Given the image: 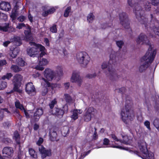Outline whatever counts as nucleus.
<instances>
[{
    "instance_id": "obj_1",
    "label": "nucleus",
    "mask_w": 159,
    "mask_h": 159,
    "mask_svg": "<svg viewBox=\"0 0 159 159\" xmlns=\"http://www.w3.org/2000/svg\"><path fill=\"white\" fill-rule=\"evenodd\" d=\"M156 53V50H152L151 48H150L145 56L141 59V61L144 64L141 65L139 67V70L140 72H142L148 67L149 64L153 61Z\"/></svg>"
},
{
    "instance_id": "obj_2",
    "label": "nucleus",
    "mask_w": 159,
    "mask_h": 159,
    "mask_svg": "<svg viewBox=\"0 0 159 159\" xmlns=\"http://www.w3.org/2000/svg\"><path fill=\"white\" fill-rule=\"evenodd\" d=\"M132 104V101L126 100L125 107L121 111V115L122 120L126 123L127 120H131L134 118V111L131 109Z\"/></svg>"
},
{
    "instance_id": "obj_3",
    "label": "nucleus",
    "mask_w": 159,
    "mask_h": 159,
    "mask_svg": "<svg viewBox=\"0 0 159 159\" xmlns=\"http://www.w3.org/2000/svg\"><path fill=\"white\" fill-rule=\"evenodd\" d=\"M119 55V52L111 54L110 56L108 66L107 62H104L102 64V68L103 69L108 66V71L110 74L115 72V70L113 68V66H114L118 60L119 57L120 56Z\"/></svg>"
},
{
    "instance_id": "obj_4",
    "label": "nucleus",
    "mask_w": 159,
    "mask_h": 159,
    "mask_svg": "<svg viewBox=\"0 0 159 159\" xmlns=\"http://www.w3.org/2000/svg\"><path fill=\"white\" fill-rule=\"evenodd\" d=\"M31 46H33L34 47L31 48H28L27 49V53L30 56H33L39 53V51L41 52L40 57H41L46 54V50L44 47L39 44H37L33 42H30Z\"/></svg>"
},
{
    "instance_id": "obj_5",
    "label": "nucleus",
    "mask_w": 159,
    "mask_h": 159,
    "mask_svg": "<svg viewBox=\"0 0 159 159\" xmlns=\"http://www.w3.org/2000/svg\"><path fill=\"white\" fill-rule=\"evenodd\" d=\"M76 59L81 66L83 68L87 67L91 60L89 56L85 52L78 53L76 54Z\"/></svg>"
},
{
    "instance_id": "obj_6",
    "label": "nucleus",
    "mask_w": 159,
    "mask_h": 159,
    "mask_svg": "<svg viewBox=\"0 0 159 159\" xmlns=\"http://www.w3.org/2000/svg\"><path fill=\"white\" fill-rule=\"evenodd\" d=\"M16 28L19 29L23 28L25 29L24 34L25 35L24 38L25 39H26L27 41H33L34 40V38L31 33L30 28L29 25H26L23 23H20L18 24L17 25Z\"/></svg>"
},
{
    "instance_id": "obj_7",
    "label": "nucleus",
    "mask_w": 159,
    "mask_h": 159,
    "mask_svg": "<svg viewBox=\"0 0 159 159\" xmlns=\"http://www.w3.org/2000/svg\"><path fill=\"white\" fill-rule=\"evenodd\" d=\"M44 75L45 78H43L42 82V85H43L45 88V91L42 93L43 95H45L48 92L47 87L50 86L49 82L50 79V70L49 69H47L44 71Z\"/></svg>"
},
{
    "instance_id": "obj_8",
    "label": "nucleus",
    "mask_w": 159,
    "mask_h": 159,
    "mask_svg": "<svg viewBox=\"0 0 159 159\" xmlns=\"http://www.w3.org/2000/svg\"><path fill=\"white\" fill-rule=\"evenodd\" d=\"M22 79V77L19 74H16L14 76L13 82L14 86L13 89L15 91L19 93L21 92L22 90L20 89L19 88L20 86L21 82Z\"/></svg>"
},
{
    "instance_id": "obj_9",
    "label": "nucleus",
    "mask_w": 159,
    "mask_h": 159,
    "mask_svg": "<svg viewBox=\"0 0 159 159\" xmlns=\"http://www.w3.org/2000/svg\"><path fill=\"white\" fill-rule=\"evenodd\" d=\"M136 42L137 43L139 44H145L148 45L149 47L148 51L149 49L151 47V50H156V49H153L154 46L150 44L147 36L144 34H140L138 38L136 39Z\"/></svg>"
},
{
    "instance_id": "obj_10",
    "label": "nucleus",
    "mask_w": 159,
    "mask_h": 159,
    "mask_svg": "<svg viewBox=\"0 0 159 159\" xmlns=\"http://www.w3.org/2000/svg\"><path fill=\"white\" fill-rule=\"evenodd\" d=\"M64 110L60 108L55 107L52 110H50V114L55 116L59 118L62 117L65 111H67L68 110V107L65 105L63 107Z\"/></svg>"
},
{
    "instance_id": "obj_11",
    "label": "nucleus",
    "mask_w": 159,
    "mask_h": 159,
    "mask_svg": "<svg viewBox=\"0 0 159 159\" xmlns=\"http://www.w3.org/2000/svg\"><path fill=\"white\" fill-rule=\"evenodd\" d=\"M70 81L72 83H77L79 86H80L82 82V78L80 76L79 71H73L70 78Z\"/></svg>"
},
{
    "instance_id": "obj_12",
    "label": "nucleus",
    "mask_w": 159,
    "mask_h": 159,
    "mask_svg": "<svg viewBox=\"0 0 159 159\" xmlns=\"http://www.w3.org/2000/svg\"><path fill=\"white\" fill-rule=\"evenodd\" d=\"M56 73L52 70H50V80H55L57 78L56 80L58 81L59 78L58 77L62 76L63 75L62 67L61 66H57L56 68Z\"/></svg>"
},
{
    "instance_id": "obj_13",
    "label": "nucleus",
    "mask_w": 159,
    "mask_h": 159,
    "mask_svg": "<svg viewBox=\"0 0 159 159\" xmlns=\"http://www.w3.org/2000/svg\"><path fill=\"white\" fill-rule=\"evenodd\" d=\"M119 18L121 24L125 28L128 29L129 27V21L127 15L125 12L120 14Z\"/></svg>"
},
{
    "instance_id": "obj_14",
    "label": "nucleus",
    "mask_w": 159,
    "mask_h": 159,
    "mask_svg": "<svg viewBox=\"0 0 159 159\" xmlns=\"http://www.w3.org/2000/svg\"><path fill=\"white\" fill-rule=\"evenodd\" d=\"M15 104L16 108H18L22 111H24L27 118H28L32 116L33 113L31 112V111H27L23 105L20 104L19 101L16 100L15 102Z\"/></svg>"
},
{
    "instance_id": "obj_15",
    "label": "nucleus",
    "mask_w": 159,
    "mask_h": 159,
    "mask_svg": "<svg viewBox=\"0 0 159 159\" xmlns=\"http://www.w3.org/2000/svg\"><path fill=\"white\" fill-rule=\"evenodd\" d=\"M20 1V0H13V3L15 4V6L12 9L10 15L12 21L16 19V16L18 15V10L19 9V7L17 4Z\"/></svg>"
},
{
    "instance_id": "obj_16",
    "label": "nucleus",
    "mask_w": 159,
    "mask_h": 159,
    "mask_svg": "<svg viewBox=\"0 0 159 159\" xmlns=\"http://www.w3.org/2000/svg\"><path fill=\"white\" fill-rule=\"evenodd\" d=\"M25 90L30 95H33L35 94V89L32 82L28 83L26 84Z\"/></svg>"
},
{
    "instance_id": "obj_17",
    "label": "nucleus",
    "mask_w": 159,
    "mask_h": 159,
    "mask_svg": "<svg viewBox=\"0 0 159 159\" xmlns=\"http://www.w3.org/2000/svg\"><path fill=\"white\" fill-rule=\"evenodd\" d=\"M138 147L140 151L143 154L146 156V152H148L147 145L146 143L143 140H141L138 142Z\"/></svg>"
},
{
    "instance_id": "obj_18",
    "label": "nucleus",
    "mask_w": 159,
    "mask_h": 159,
    "mask_svg": "<svg viewBox=\"0 0 159 159\" xmlns=\"http://www.w3.org/2000/svg\"><path fill=\"white\" fill-rule=\"evenodd\" d=\"M14 150L12 148L10 147H5L2 150V154L5 157L10 158L13 155Z\"/></svg>"
},
{
    "instance_id": "obj_19",
    "label": "nucleus",
    "mask_w": 159,
    "mask_h": 159,
    "mask_svg": "<svg viewBox=\"0 0 159 159\" xmlns=\"http://www.w3.org/2000/svg\"><path fill=\"white\" fill-rule=\"evenodd\" d=\"M83 112L82 110L81 109H74L71 111L72 115L70 116V118L72 120H75L78 118V115L81 114Z\"/></svg>"
},
{
    "instance_id": "obj_20",
    "label": "nucleus",
    "mask_w": 159,
    "mask_h": 159,
    "mask_svg": "<svg viewBox=\"0 0 159 159\" xmlns=\"http://www.w3.org/2000/svg\"><path fill=\"white\" fill-rule=\"evenodd\" d=\"M19 49L17 48L12 47L9 52L10 56L13 58H15L19 52Z\"/></svg>"
},
{
    "instance_id": "obj_21",
    "label": "nucleus",
    "mask_w": 159,
    "mask_h": 159,
    "mask_svg": "<svg viewBox=\"0 0 159 159\" xmlns=\"http://www.w3.org/2000/svg\"><path fill=\"white\" fill-rule=\"evenodd\" d=\"M0 8L2 10L8 11L11 9V6L9 3L2 2L0 4Z\"/></svg>"
},
{
    "instance_id": "obj_22",
    "label": "nucleus",
    "mask_w": 159,
    "mask_h": 159,
    "mask_svg": "<svg viewBox=\"0 0 159 159\" xmlns=\"http://www.w3.org/2000/svg\"><path fill=\"white\" fill-rule=\"evenodd\" d=\"M39 150L41 154L42 157L43 158H45L48 155V152L45 149L43 146H39Z\"/></svg>"
},
{
    "instance_id": "obj_23",
    "label": "nucleus",
    "mask_w": 159,
    "mask_h": 159,
    "mask_svg": "<svg viewBox=\"0 0 159 159\" xmlns=\"http://www.w3.org/2000/svg\"><path fill=\"white\" fill-rule=\"evenodd\" d=\"M43 111L41 108H38L34 114V117L35 121H37L40 117L43 114Z\"/></svg>"
},
{
    "instance_id": "obj_24",
    "label": "nucleus",
    "mask_w": 159,
    "mask_h": 159,
    "mask_svg": "<svg viewBox=\"0 0 159 159\" xmlns=\"http://www.w3.org/2000/svg\"><path fill=\"white\" fill-rule=\"evenodd\" d=\"M9 25V24L8 23H0V30L4 32L7 31Z\"/></svg>"
},
{
    "instance_id": "obj_25",
    "label": "nucleus",
    "mask_w": 159,
    "mask_h": 159,
    "mask_svg": "<svg viewBox=\"0 0 159 159\" xmlns=\"http://www.w3.org/2000/svg\"><path fill=\"white\" fill-rule=\"evenodd\" d=\"M13 139H14L17 144L20 143V137L18 132L16 131L14 133Z\"/></svg>"
},
{
    "instance_id": "obj_26",
    "label": "nucleus",
    "mask_w": 159,
    "mask_h": 159,
    "mask_svg": "<svg viewBox=\"0 0 159 159\" xmlns=\"http://www.w3.org/2000/svg\"><path fill=\"white\" fill-rule=\"evenodd\" d=\"M16 63L21 67H24L27 65V63L22 58L20 57L16 59Z\"/></svg>"
},
{
    "instance_id": "obj_27",
    "label": "nucleus",
    "mask_w": 159,
    "mask_h": 159,
    "mask_svg": "<svg viewBox=\"0 0 159 159\" xmlns=\"http://www.w3.org/2000/svg\"><path fill=\"white\" fill-rule=\"evenodd\" d=\"M89 130L90 133L93 134V139L96 140L98 138V135L96 132V129L95 127H91L90 128Z\"/></svg>"
},
{
    "instance_id": "obj_28",
    "label": "nucleus",
    "mask_w": 159,
    "mask_h": 159,
    "mask_svg": "<svg viewBox=\"0 0 159 159\" xmlns=\"http://www.w3.org/2000/svg\"><path fill=\"white\" fill-rule=\"evenodd\" d=\"M6 112L7 114H10V112L7 109L4 108L1 109L0 110V121L2 120L4 116V113Z\"/></svg>"
},
{
    "instance_id": "obj_29",
    "label": "nucleus",
    "mask_w": 159,
    "mask_h": 159,
    "mask_svg": "<svg viewBox=\"0 0 159 159\" xmlns=\"http://www.w3.org/2000/svg\"><path fill=\"white\" fill-rule=\"evenodd\" d=\"M61 133L63 136H66L69 133V128L67 126L64 127L61 130Z\"/></svg>"
},
{
    "instance_id": "obj_30",
    "label": "nucleus",
    "mask_w": 159,
    "mask_h": 159,
    "mask_svg": "<svg viewBox=\"0 0 159 159\" xmlns=\"http://www.w3.org/2000/svg\"><path fill=\"white\" fill-rule=\"evenodd\" d=\"M11 69L15 72H19L22 70V69L16 65H12Z\"/></svg>"
},
{
    "instance_id": "obj_31",
    "label": "nucleus",
    "mask_w": 159,
    "mask_h": 159,
    "mask_svg": "<svg viewBox=\"0 0 159 159\" xmlns=\"http://www.w3.org/2000/svg\"><path fill=\"white\" fill-rule=\"evenodd\" d=\"M95 111V110L93 107H90L86 109L85 112L93 116L94 114Z\"/></svg>"
},
{
    "instance_id": "obj_32",
    "label": "nucleus",
    "mask_w": 159,
    "mask_h": 159,
    "mask_svg": "<svg viewBox=\"0 0 159 159\" xmlns=\"http://www.w3.org/2000/svg\"><path fill=\"white\" fill-rule=\"evenodd\" d=\"M11 41L16 43V45L17 46L20 45L21 44V40L18 37H14L13 39H11Z\"/></svg>"
},
{
    "instance_id": "obj_33",
    "label": "nucleus",
    "mask_w": 159,
    "mask_h": 159,
    "mask_svg": "<svg viewBox=\"0 0 159 159\" xmlns=\"http://www.w3.org/2000/svg\"><path fill=\"white\" fill-rule=\"evenodd\" d=\"M7 87V83L2 79H0V90H3Z\"/></svg>"
},
{
    "instance_id": "obj_34",
    "label": "nucleus",
    "mask_w": 159,
    "mask_h": 159,
    "mask_svg": "<svg viewBox=\"0 0 159 159\" xmlns=\"http://www.w3.org/2000/svg\"><path fill=\"white\" fill-rule=\"evenodd\" d=\"M146 156H145L144 154H143V156L146 159H154V154L152 152H149L148 151L147 152H146Z\"/></svg>"
},
{
    "instance_id": "obj_35",
    "label": "nucleus",
    "mask_w": 159,
    "mask_h": 159,
    "mask_svg": "<svg viewBox=\"0 0 159 159\" xmlns=\"http://www.w3.org/2000/svg\"><path fill=\"white\" fill-rule=\"evenodd\" d=\"M95 16L92 13H89L87 16V20L89 23H92L94 20Z\"/></svg>"
},
{
    "instance_id": "obj_36",
    "label": "nucleus",
    "mask_w": 159,
    "mask_h": 159,
    "mask_svg": "<svg viewBox=\"0 0 159 159\" xmlns=\"http://www.w3.org/2000/svg\"><path fill=\"white\" fill-rule=\"evenodd\" d=\"M92 117V116L85 112L84 116V120L85 121H89L91 120Z\"/></svg>"
},
{
    "instance_id": "obj_37",
    "label": "nucleus",
    "mask_w": 159,
    "mask_h": 159,
    "mask_svg": "<svg viewBox=\"0 0 159 159\" xmlns=\"http://www.w3.org/2000/svg\"><path fill=\"white\" fill-rule=\"evenodd\" d=\"M7 19V16L0 12V21H6Z\"/></svg>"
},
{
    "instance_id": "obj_38",
    "label": "nucleus",
    "mask_w": 159,
    "mask_h": 159,
    "mask_svg": "<svg viewBox=\"0 0 159 159\" xmlns=\"http://www.w3.org/2000/svg\"><path fill=\"white\" fill-rule=\"evenodd\" d=\"M64 98L67 102L70 103L72 101V98L68 94H64Z\"/></svg>"
},
{
    "instance_id": "obj_39",
    "label": "nucleus",
    "mask_w": 159,
    "mask_h": 159,
    "mask_svg": "<svg viewBox=\"0 0 159 159\" xmlns=\"http://www.w3.org/2000/svg\"><path fill=\"white\" fill-rule=\"evenodd\" d=\"M154 126L159 131V119L156 118L154 120L153 122Z\"/></svg>"
},
{
    "instance_id": "obj_40",
    "label": "nucleus",
    "mask_w": 159,
    "mask_h": 159,
    "mask_svg": "<svg viewBox=\"0 0 159 159\" xmlns=\"http://www.w3.org/2000/svg\"><path fill=\"white\" fill-rule=\"evenodd\" d=\"M29 154L31 157L34 158H36L37 157V154L33 149L32 148L29 149Z\"/></svg>"
},
{
    "instance_id": "obj_41",
    "label": "nucleus",
    "mask_w": 159,
    "mask_h": 159,
    "mask_svg": "<svg viewBox=\"0 0 159 159\" xmlns=\"http://www.w3.org/2000/svg\"><path fill=\"white\" fill-rule=\"evenodd\" d=\"M71 8L70 7H67L64 11V16L65 17H67L69 15V13L71 11Z\"/></svg>"
},
{
    "instance_id": "obj_42",
    "label": "nucleus",
    "mask_w": 159,
    "mask_h": 159,
    "mask_svg": "<svg viewBox=\"0 0 159 159\" xmlns=\"http://www.w3.org/2000/svg\"><path fill=\"white\" fill-rule=\"evenodd\" d=\"M50 135L51 136V137H50V140L52 141H54L56 140V137L57 136V134L56 131H53L50 134Z\"/></svg>"
},
{
    "instance_id": "obj_43",
    "label": "nucleus",
    "mask_w": 159,
    "mask_h": 159,
    "mask_svg": "<svg viewBox=\"0 0 159 159\" xmlns=\"http://www.w3.org/2000/svg\"><path fill=\"white\" fill-rule=\"evenodd\" d=\"M12 75L11 73H7L6 75H3L2 77V79L3 80H4L5 79L9 80L12 76Z\"/></svg>"
},
{
    "instance_id": "obj_44",
    "label": "nucleus",
    "mask_w": 159,
    "mask_h": 159,
    "mask_svg": "<svg viewBox=\"0 0 159 159\" xmlns=\"http://www.w3.org/2000/svg\"><path fill=\"white\" fill-rule=\"evenodd\" d=\"M48 63L47 60L43 58L42 59H40L39 61V64L40 65L44 66L46 65Z\"/></svg>"
},
{
    "instance_id": "obj_45",
    "label": "nucleus",
    "mask_w": 159,
    "mask_h": 159,
    "mask_svg": "<svg viewBox=\"0 0 159 159\" xmlns=\"http://www.w3.org/2000/svg\"><path fill=\"white\" fill-rule=\"evenodd\" d=\"M123 140L120 139V142L121 143H123L125 144H127L128 142V138L127 136H122Z\"/></svg>"
},
{
    "instance_id": "obj_46",
    "label": "nucleus",
    "mask_w": 159,
    "mask_h": 159,
    "mask_svg": "<svg viewBox=\"0 0 159 159\" xmlns=\"http://www.w3.org/2000/svg\"><path fill=\"white\" fill-rule=\"evenodd\" d=\"M57 100L56 98H54L50 102V109H52L54 106L57 104Z\"/></svg>"
},
{
    "instance_id": "obj_47",
    "label": "nucleus",
    "mask_w": 159,
    "mask_h": 159,
    "mask_svg": "<svg viewBox=\"0 0 159 159\" xmlns=\"http://www.w3.org/2000/svg\"><path fill=\"white\" fill-rule=\"evenodd\" d=\"M56 26V25H53L51 27H50V31L52 33H56L57 30Z\"/></svg>"
},
{
    "instance_id": "obj_48",
    "label": "nucleus",
    "mask_w": 159,
    "mask_h": 159,
    "mask_svg": "<svg viewBox=\"0 0 159 159\" xmlns=\"http://www.w3.org/2000/svg\"><path fill=\"white\" fill-rule=\"evenodd\" d=\"M116 44L120 48H121L124 44V42L122 40H119L116 41Z\"/></svg>"
},
{
    "instance_id": "obj_49",
    "label": "nucleus",
    "mask_w": 159,
    "mask_h": 159,
    "mask_svg": "<svg viewBox=\"0 0 159 159\" xmlns=\"http://www.w3.org/2000/svg\"><path fill=\"white\" fill-rule=\"evenodd\" d=\"M10 125V123L8 121H5L2 123V126L5 128H7Z\"/></svg>"
},
{
    "instance_id": "obj_50",
    "label": "nucleus",
    "mask_w": 159,
    "mask_h": 159,
    "mask_svg": "<svg viewBox=\"0 0 159 159\" xmlns=\"http://www.w3.org/2000/svg\"><path fill=\"white\" fill-rule=\"evenodd\" d=\"M7 63L6 60L3 59L0 60V66H2L7 65Z\"/></svg>"
},
{
    "instance_id": "obj_51",
    "label": "nucleus",
    "mask_w": 159,
    "mask_h": 159,
    "mask_svg": "<svg viewBox=\"0 0 159 159\" xmlns=\"http://www.w3.org/2000/svg\"><path fill=\"white\" fill-rule=\"evenodd\" d=\"M25 17L24 16H20L17 18V20L20 22H23L25 19Z\"/></svg>"
},
{
    "instance_id": "obj_52",
    "label": "nucleus",
    "mask_w": 159,
    "mask_h": 159,
    "mask_svg": "<svg viewBox=\"0 0 159 159\" xmlns=\"http://www.w3.org/2000/svg\"><path fill=\"white\" fill-rule=\"evenodd\" d=\"M96 76V74L95 73L93 74H88L87 75L86 77L88 78L91 79L95 77Z\"/></svg>"
},
{
    "instance_id": "obj_53",
    "label": "nucleus",
    "mask_w": 159,
    "mask_h": 159,
    "mask_svg": "<svg viewBox=\"0 0 159 159\" xmlns=\"http://www.w3.org/2000/svg\"><path fill=\"white\" fill-rule=\"evenodd\" d=\"M144 125L149 130H150L151 129L150 123L149 121L148 120L144 122Z\"/></svg>"
},
{
    "instance_id": "obj_54",
    "label": "nucleus",
    "mask_w": 159,
    "mask_h": 159,
    "mask_svg": "<svg viewBox=\"0 0 159 159\" xmlns=\"http://www.w3.org/2000/svg\"><path fill=\"white\" fill-rule=\"evenodd\" d=\"M43 139L42 138H40L39 140L37 142L36 144L39 146L43 142Z\"/></svg>"
},
{
    "instance_id": "obj_55",
    "label": "nucleus",
    "mask_w": 159,
    "mask_h": 159,
    "mask_svg": "<svg viewBox=\"0 0 159 159\" xmlns=\"http://www.w3.org/2000/svg\"><path fill=\"white\" fill-rule=\"evenodd\" d=\"M112 24L111 22L108 23L107 25V23H105L102 25V29H105L106 28V27H110L111 26Z\"/></svg>"
},
{
    "instance_id": "obj_56",
    "label": "nucleus",
    "mask_w": 159,
    "mask_h": 159,
    "mask_svg": "<svg viewBox=\"0 0 159 159\" xmlns=\"http://www.w3.org/2000/svg\"><path fill=\"white\" fill-rule=\"evenodd\" d=\"M153 5H157L159 3V0H150Z\"/></svg>"
},
{
    "instance_id": "obj_57",
    "label": "nucleus",
    "mask_w": 159,
    "mask_h": 159,
    "mask_svg": "<svg viewBox=\"0 0 159 159\" xmlns=\"http://www.w3.org/2000/svg\"><path fill=\"white\" fill-rule=\"evenodd\" d=\"M110 142L109 140L105 138L103 140V144L104 145H108Z\"/></svg>"
},
{
    "instance_id": "obj_58",
    "label": "nucleus",
    "mask_w": 159,
    "mask_h": 159,
    "mask_svg": "<svg viewBox=\"0 0 159 159\" xmlns=\"http://www.w3.org/2000/svg\"><path fill=\"white\" fill-rule=\"evenodd\" d=\"M151 4L148 3V5H146L145 6V8L146 11H149L150 10L151 8Z\"/></svg>"
},
{
    "instance_id": "obj_59",
    "label": "nucleus",
    "mask_w": 159,
    "mask_h": 159,
    "mask_svg": "<svg viewBox=\"0 0 159 159\" xmlns=\"http://www.w3.org/2000/svg\"><path fill=\"white\" fill-rule=\"evenodd\" d=\"M58 8L57 6L55 7H50V14L53 13L55 11L56 9Z\"/></svg>"
},
{
    "instance_id": "obj_60",
    "label": "nucleus",
    "mask_w": 159,
    "mask_h": 159,
    "mask_svg": "<svg viewBox=\"0 0 159 159\" xmlns=\"http://www.w3.org/2000/svg\"><path fill=\"white\" fill-rule=\"evenodd\" d=\"M57 87V85L56 84H52L51 85H50V88L51 87L52 89L53 90L54 93L55 92V89Z\"/></svg>"
},
{
    "instance_id": "obj_61",
    "label": "nucleus",
    "mask_w": 159,
    "mask_h": 159,
    "mask_svg": "<svg viewBox=\"0 0 159 159\" xmlns=\"http://www.w3.org/2000/svg\"><path fill=\"white\" fill-rule=\"evenodd\" d=\"M28 18L31 22H33V17L30 13L29 11V12L28 15Z\"/></svg>"
},
{
    "instance_id": "obj_62",
    "label": "nucleus",
    "mask_w": 159,
    "mask_h": 159,
    "mask_svg": "<svg viewBox=\"0 0 159 159\" xmlns=\"http://www.w3.org/2000/svg\"><path fill=\"white\" fill-rule=\"evenodd\" d=\"M111 136L113 139L115 140L116 141H120V140L118 139L113 134L111 135Z\"/></svg>"
},
{
    "instance_id": "obj_63",
    "label": "nucleus",
    "mask_w": 159,
    "mask_h": 159,
    "mask_svg": "<svg viewBox=\"0 0 159 159\" xmlns=\"http://www.w3.org/2000/svg\"><path fill=\"white\" fill-rule=\"evenodd\" d=\"M35 68L37 70H42L44 69V68L43 66H37L35 67Z\"/></svg>"
},
{
    "instance_id": "obj_64",
    "label": "nucleus",
    "mask_w": 159,
    "mask_h": 159,
    "mask_svg": "<svg viewBox=\"0 0 159 159\" xmlns=\"http://www.w3.org/2000/svg\"><path fill=\"white\" fill-rule=\"evenodd\" d=\"M70 85V84L69 82H67L65 83L64 84V85L65 89H67L69 87Z\"/></svg>"
}]
</instances>
